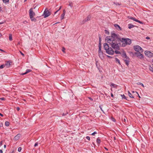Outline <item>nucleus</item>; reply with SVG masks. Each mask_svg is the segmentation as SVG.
<instances>
[{
  "label": "nucleus",
  "instance_id": "4468645a",
  "mask_svg": "<svg viewBox=\"0 0 153 153\" xmlns=\"http://www.w3.org/2000/svg\"><path fill=\"white\" fill-rule=\"evenodd\" d=\"M134 50L136 51V52H138L141 51V52H143V48H134Z\"/></svg>",
  "mask_w": 153,
  "mask_h": 153
},
{
  "label": "nucleus",
  "instance_id": "6ab92c4d",
  "mask_svg": "<svg viewBox=\"0 0 153 153\" xmlns=\"http://www.w3.org/2000/svg\"><path fill=\"white\" fill-rule=\"evenodd\" d=\"M11 62L10 61H8L7 62H6V64L5 65H6L8 67H9L10 66V63Z\"/></svg>",
  "mask_w": 153,
  "mask_h": 153
},
{
  "label": "nucleus",
  "instance_id": "a211bd4d",
  "mask_svg": "<svg viewBox=\"0 0 153 153\" xmlns=\"http://www.w3.org/2000/svg\"><path fill=\"white\" fill-rule=\"evenodd\" d=\"M90 20V17L88 16H87L84 20L83 22L85 23V22Z\"/></svg>",
  "mask_w": 153,
  "mask_h": 153
},
{
  "label": "nucleus",
  "instance_id": "dca6fc26",
  "mask_svg": "<svg viewBox=\"0 0 153 153\" xmlns=\"http://www.w3.org/2000/svg\"><path fill=\"white\" fill-rule=\"evenodd\" d=\"M114 27L117 29L118 30V28L120 30H122V28L120 27V26L117 24H115L114 25Z\"/></svg>",
  "mask_w": 153,
  "mask_h": 153
},
{
  "label": "nucleus",
  "instance_id": "a18cd8bd",
  "mask_svg": "<svg viewBox=\"0 0 153 153\" xmlns=\"http://www.w3.org/2000/svg\"><path fill=\"white\" fill-rule=\"evenodd\" d=\"M66 48H62V51L64 53H65V50Z\"/></svg>",
  "mask_w": 153,
  "mask_h": 153
},
{
  "label": "nucleus",
  "instance_id": "20e7f679",
  "mask_svg": "<svg viewBox=\"0 0 153 153\" xmlns=\"http://www.w3.org/2000/svg\"><path fill=\"white\" fill-rule=\"evenodd\" d=\"M105 52L108 54L113 55L114 53V51L112 48H104Z\"/></svg>",
  "mask_w": 153,
  "mask_h": 153
},
{
  "label": "nucleus",
  "instance_id": "f03ea898",
  "mask_svg": "<svg viewBox=\"0 0 153 153\" xmlns=\"http://www.w3.org/2000/svg\"><path fill=\"white\" fill-rule=\"evenodd\" d=\"M117 44H118L117 47H115L119 48L120 47H125L127 45H130L131 43V40L129 38H122L121 39H117Z\"/></svg>",
  "mask_w": 153,
  "mask_h": 153
},
{
  "label": "nucleus",
  "instance_id": "49530a36",
  "mask_svg": "<svg viewBox=\"0 0 153 153\" xmlns=\"http://www.w3.org/2000/svg\"><path fill=\"white\" fill-rule=\"evenodd\" d=\"M0 100H5V99L4 97H1L0 98Z\"/></svg>",
  "mask_w": 153,
  "mask_h": 153
},
{
  "label": "nucleus",
  "instance_id": "9b49d317",
  "mask_svg": "<svg viewBox=\"0 0 153 153\" xmlns=\"http://www.w3.org/2000/svg\"><path fill=\"white\" fill-rule=\"evenodd\" d=\"M98 36L99 37V43L98 45V47L99 48H101V36L100 34L98 35Z\"/></svg>",
  "mask_w": 153,
  "mask_h": 153
},
{
  "label": "nucleus",
  "instance_id": "79ce46f5",
  "mask_svg": "<svg viewBox=\"0 0 153 153\" xmlns=\"http://www.w3.org/2000/svg\"><path fill=\"white\" fill-rule=\"evenodd\" d=\"M97 134V132L96 131H94V132L93 133H92L91 135H95V134Z\"/></svg>",
  "mask_w": 153,
  "mask_h": 153
},
{
  "label": "nucleus",
  "instance_id": "b1692460",
  "mask_svg": "<svg viewBox=\"0 0 153 153\" xmlns=\"http://www.w3.org/2000/svg\"><path fill=\"white\" fill-rule=\"evenodd\" d=\"M128 28L130 29L131 28H133L135 26L134 25L131 24H128Z\"/></svg>",
  "mask_w": 153,
  "mask_h": 153
},
{
  "label": "nucleus",
  "instance_id": "6e6552de",
  "mask_svg": "<svg viewBox=\"0 0 153 153\" xmlns=\"http://www.w3.org/2000/svg\"><path fill=\"white\" fill-rule=\"evenodd\" d=\"M29 15L30 17H34L35 15V13L33 11V9L31 8L29 10Z\"/></svg>",
  "mask_w": 153,
  "mask_h": 153
},
{
  "label": "nucleus",
  "instance_id": "37998d69",
  "mask_svg": "<svg viewBox=\"0 0 153 153\" xmlns=\"http://www.w3.org/2000/svg\"><path fill=\"white\" fill-rule=\"evenodd\" d=\"M38 144V142H36L34 145V146L35 147H36V146H37Z\"/></svg>",
  "mask_w": 153,
  "mask_h": 153
},
{
  "label": "nucleus",
  "instance_id": "bf43d9fd",
  "mask_svg": "<svg viewBox=\"0 0 153 153\" xmlns=\"http://www.w3.org/2000/svg\"><path fill=\"white\" fill-rule=\"evenodd\" d=\"M16 110L18 111H19L20 110V108L19 107H17L16 108Z\"/></svg>",
  "mask_w": 153,
  "mask_h": 153
},
{
  "label": "nucleus",
  "instance_id": "c03bdc74",
  "mask_svg": "<svg viewBox=\"0 0 153 153\" xmlns=\"http://www.w3.org/2000/svg\"><path fill=\"white\" fill-rule=\"evenodd\" d=\"M68 114V112H67L66 113H63L62 114V116H65L66 114Z\"/></svg>",
  "mask_w": 153,
  "mask_h": 153
},
{
  "label": "nucleus",
  "instance_id": "8fccbe9b",
  "mask_svg": "<svg viewBox=\"0 0 153 153\" xmlns=\"http://www.w3.org/2000/svg\"><path fill=\"white\" fill-rule=\"evenodd\" d=\"M132 20L135 22H137V19H136L135 18L133 17Z\"/></svg>",
  "mask_w": 153,
  "mask_h": 153
},
{
  "label": "nucleus",
  "instance_id": "bb28decb",
  "mask_svg": "<svg viewBox=\"0 0 153 153\" xmlns=\"http://www.w3.org/2000/svg\"><path fill=\"white\" fill-rule=\"evenodd\" d=\"M115 61L117 62L120 65H121L120 60L117 58H115Z\"/></svg>",
  "mask_w": 153,
  "mask_h": 153
},
{
  "label": "nucleus",
  "instance_id": "a878e982",
  "mask_svg": "<svg viewBox=\"0 0 153 153\" xmlns=\"http://www.w3.org/2000/svg\"><path fill=\"white\" fill-rule=\"evenodd\" d=\"M128 95L130 98H134V96L132 95L130 93L129 91H128Z\"/></svg>",
  "mask_w": 153,
  "mask_h": 153
},
{
  "label": "nucleus",
  "instance_id": "864d4df0",
  "mask_svg": "<svg viewBox=\"0 0 153 153\" xmlns=\"http://www.w3.org/2000/svg\"><path fill=\"white\" fill-rule=\"evenodd\" d=\"M69 5L71 7H73V5L72 3L69 4Z\"/></svg>",
  "mask_w": 153,
  "mask_h": 153
},
{
  "label": "nucleus",
  "instance_id": "c756f323",
  "mask_svg": "<svg viewBox=\"0 0 153 153\" xmlns=\"http://www.w3.org/2000/svg\"><path fill=\"white\" fill-rule=\"evenodd\" d=\"M129 53L132 56H134V55H135L134 54V52L133 53L132 52H129Z\"/></svg>",
  "mask_w": 153,
  "mask_h": 153
},
{
  "label": "nucleus",
  "instance_id": "5701e85b",
  "mask_svg": "<svg viewBox=\"0 0 153 153\" xmlns=\"http://www.w3.org/2000/svg\"><path fill=\"white\" fill-rule=\"evenodd\" d=\"M149 69L150 71L153 72V64L149 66Z\"/></svg>",
  "mask_w": 153,
  "mask_h": 153
},
{
  "label": "nucleus",
  "instance_id": "2eb2a0df",
  "mask_svg": "<svg viewBox=\"0 0 153 153\" xmlns=\"http://www.w3.org/2000/svg\"><path fill=\"white\" fill-rule=\"evenodd\" d=\"M31 71V70L30 69H27L26 70V72L25 73L21 74V75H25Z\"/></svg>",
  "mask_w": 153,
  "mask_h": 153
},
{
  "label": "nucleus",
  "instance_id": "f8f14e48",
  "mask_svg": "<svg viewBox=\"0 0 153 153\" xmlns=\"http://www.w3.org/2000/svg\"><path fill=\"white\" fill-rule=\"evenodd\" d=\"M21 136V135L20 134H18L14 137L13 140L15 141L18 140L20 138Z\"/></svg>",
  "mask_w": 153,
  "mask_h": 153
},
{
  "label": "nucleus",
  "instance_id": "de8ad7c7",
  "mask_svg": "<svg viewBox=\"0 0 153 153\" xmlns=\"http://www.w3.org/2000/svg\"><path fill=\"white\" fill-rule=\"evenodd\" d=\"M86 138L88 141H90V137L89 136H87Z\"/></svg>",
  "mask_w": 153,
  "mask_h": 153
},
{
  "label": "nucleus",
  "instance_id": "473e14b6",
  "mask_svg": "<svg viewBox=\"0 0 153 153\" xmlns=\"http://www.w3.org/2000/svg\"><path fill=\"white\" fill-rule=\"evenodd\" d=\"M102 105H100L99 106V107L100 108L101 110L102 111V112L105 113V112H104V111L103 110V109H102Z\"/></svg>",
  "mask_w": 153,
  "mask_h": 153
},
{
  "label": "nucleus",
  "instance_id": "f3484780",
  "mask_svg": "<svg viewBox=\"0 0 153 153\" xmlns=\"http://www.w3.org/2000/svg\"><path fill=\"white\" fill-rule=\"evenodd\" d=\"M65 12L66 11L65 10H63V13L61 16V20H62L64 19Z\"/></svg>",
  "mask_w": 153,
  "mask_h": 153
},
{
  "label": "nucleus",
  "instance_id": "7ed1b4c3",
  "mask_svg": "<svg viewBox=\"0 0 153 153\" xmlns=\"http://www.w3.org/2000/svg\"><path fill=\"white\" fill-rule=\"evenodd\" d=\"M141 51L134 52V56L137 57L138 58L141 59H144V56L141 53Z\"/></svg>",
  "mask_w": 153,
  "mask_h": 153
},
{
  "label": "nucleus",
  "instance_id": "680f3d73",
  "mask_svg": "<svg viewBox=\"0 0 153 153\" xmlns=\"http://www.w3.org/2000/svg\"><path fill=\"white\" fill-rule=\"evenodd\" d=\"M40 17V16H37L36 18V19H37V20L39 19V18Z\"/></svg>",
  "mask_w": 153,
  "mask_h": 153
},
{
  "label": "nucleus",
  "instance_id": "6e6d98bb",
  "mask_svg": "<svg viewBox=\"0 0 153 153\" xmlns=\"http://www.w3.org/2000/svg\"><path fill=\"white\" fill-rule=\"evenodd\" d=\"M88 98L91 101H92L93 100L92 98L91 97H88Z\"/></svg>",
  "mask_w": 153,
  "mask_h": 153
},
{
  "label": "nucleus",
  "instance_id": "f704fd0d",
  "mask_svg": "<svg viewBox=\"0 0 153 153\" xmlns=\"http://www.w3.org/2000/svg\"><path fill=\"white\" fill-rule=\"evenodd\" d=\"M137 85H141L142 86H143V87H144V85H143V84L142 83H141V82H137Z\"/></svg>",
  "mask_w": 153,
  "mask_h": 153
},
{
  "label": "nucleus",
  "instance_id": "aec40b11",
  "mask_svg": "<svg viewBox=\"0 0 153 153\" xmlns=\"http://www.w3.org/2000/svg\"><path fill=\"white\" fill-rule=\"evenodd\" d=\"M120 96L122 97V100L123 99H125L128 101H129L127 99L126 97L125 96V95L123 94H120Z\"/></svg>",
  "mask_w": 153,
  "mask_h": 153
},
{
  "label": "nucleus",
  "instance_id": "1a4fd4ad",
  "mask_svg": "<svg viewBox=\"0 0 153 153\" xmlns=\"http://www.w3.org/2000/svg\"><path fill=\"white\" fill-rule=\"evenodd\" d=\"M125 59H124V61L126 65L128 66L129 65V62H130V59L129 57L125 58Z\"/></svg>",
  "mask_w": 153,
  "mask_h": 153
},
{
  "label": "nucleus",
  "instance_id": "0eeeda50",
  "mask_svg": "<svg viewBox=\"0 0 153 153\" xmlns=\"http://www.w3.org/2000/svg\"><path fill=\"white\" fill-rule=\"evenodd\" d=\"M98 52L100 58L101 59H104V56L103 51H101V48H99Z\"/></svg>",
  "mask_w": 153,
  "mask_h": 153
},
{
  "label": "nucleus",
  "instance_id": "69168bd1",
  "mask_svg": "<svg viewBox=\"0 0 153 153\" xmlns=\"http://www.w3.org/2000/svg\"><path fill=\"white\" fill-rule=\"evenodd\" d=\"M2 126H3V124L2 123H1L0 124V127H2Z\"/></svg>",
  "mask_w": 153,
  "mask_h": 153
},
{
  "label": "nucleus",
  "instance_id": "052dcab7",
  "mask_svg": "<svg viewBox=\"0 0 153 153\" xmlns=\"http://www.w3.org/2000/svg\"><path fill=\"white\" fill-rule=\"evenodd\" d=\"M123 121L126 123V120L125 118H124L123 120Z\"/></svg>",
  "mask_w": 153,
  "mask_h": 153
},
{
  "label": "nucleus",
  "instance_id": "603ef678",
  "mask_svg": "<svg viewBox=\"0 0 153 153\" xmlns=\"http://www.w3.org/2000/svg\"><path fill=\"white\" fill-rule=\"evenodd\" d=\"M106 56L107 57H108L109 58L111 59V58H112V57H111L110 56H108V55H106Z\"/></svg>",
  "mask_w": 153,
  "mask_h": 153
},
{
  "label": "nucleus",
  "instance_id": "4d7b16f0",
  "mask_svg": "<svg viewBox=\"0 0 153 153\" xmlns=\"http://www.w3.org/2000/svg\"><path fill=\"white\" fill-rule=\"evenodd\" d=\"M111 96L112 97L114 98V96L112 93H111Z\"/></svg>",
  "mask_w": 153,
  "mask_h": 153
},
{
  "label": "nucleus",
  "instance_id": "7c9ffc66",
  "mask_svg": "<svg viewBox=\"0 0 153 153\" xmlns=\"http://www.w3.org/2000/svg\"><path fill=\"white\" fill-rule=\"evenodd\" d=\"M9 39L10 41H11L12 39V35L11 34H10L9 36Z\"/></svg>",
  "mask_w": 153,
  "mask_h": 153
},
{
  "label": "nucleus",
  "instance_id": "e433bc0d",
  "mask_svg": "<svg viewBox=\"0 0 153 153\" xmlns=\"http://www.w3.org/2000/svg\"><path fill=\"white\" fill-rule=\"evenodd\" d=\"M9 0H2V1L4 3H6L9 2Z\"/></svg>",
  "mask_w": 153,
  "mask_h": 153
},
{
  "label": "nucleus",
  "instance_id": "774afa93",
  "mask_svg": "<svg viewBox=\"0 0 153 153\" xmlns=\"http://www.w3.org/2000/svg\"><path fill=\"white\" fill-rule=\"evenodd\" d=\"M104 148L106 150H108V149L106 148V147H104Z\"/></svg>",
  "mask_w": 153,
  "mask_h": 153
},
{
  "label": "nucleus",
  "instance_id": "5fc2aeb1",
  "mask_svg": "<svg viewBox=\"0 0 153 153\" xmlns=\"http://www.w3.org/2000/svg\"><path fill=\"white\" fill-rule=\"evenodd\" d=\"M135 93L137 94L138 95V97H139V98H140V96H139L138 93L137 92V91H135Z\"/></svg>",
  "mask_w": 153,
  "mask_h": 153
},
{
  "label": "nucleus",
  "instance_id": "e2e57ef3",
  "mask_svg": "<svg viewBox=\"0 0 153 153\" xmlns=\"http://www.w3.org/2000/svg\"><path fill=\"white\" fill-rule=\"evenodd\" d=\"M0 116H1L2 117H3V114H1L0 113Z\"/></svg>",
  "mask_w": 153,
  "mask_h": 153
},
{
  "label": "nucleus",
  "instance_id": "f257e3e1",
  "mask_svg": "<svg viewBox=\"0 0 153 153\" xmlns=\"http://www.w3.org/2000/svg\"><path fill=\"white\" fill-rule=\"evenodd\" d=\"M111 36H106L105 38V41L107 43L111 44L112 48H116L115 46H117V39H120L118 38V36L115 33L111 32Z\"/></svg>",
  "mask_w": 153,
  "mask_h": 153
},
{
  "label": "nucleus",
  "instance_id": "0e129e2a",
  "mask_svg": "<svg viewBox=\"0 0 153 153\" xmlns=\"http://www.w3.org/2000/svg\"><path fill=\"white\" fill-rule=\"evenodd\" d=\"M0 153H3V151L2 150H0Z\"/></svg>",
  "mask_w": 153,
  "mask_h": 153
},
{
  "label": "nucleus",
  "instance_id": "9d476101",
  "mask_svg": "<svg viewBox=\"0 0 153 153\" xmlns=\"http://www.w3.org/2000/svg\"><path fill=\"white\" fill-rule=\"evenodd\" d=\"M105 43L103 44L104 48H111V44H110L109 43Z\"/></svg>",
  "mask_w": 153,
  "mask_h": 153
},
{
  "label": "nucleus",
  "instance_id": "58836bf2",
  "mask_svg": "<svg viewBox=\"0 0 153 153\" xmlns=\"http://www.w3.org/2000/svg\"><path fill=\"white\" fill-rule=\"evenodd\" d=\"M105 33L106 34H108V35L109 34V32L107 30H105Z\"/></svg>",
  "mask_w": 153,
  "mask_h": 153
},
{
  "label": "nucleus",
  "instance_id": "a19ab883",
  "mask_svg": "<svg viewBox=\"0 0 153 153\" xmlns=\"http://www.w3.org/2000/svg\"><path fill=\"white\" fill-rule=\"evenodd\" d=\"M22 150V148L19 147L18 148V151L19 152H20Z\"/></svg>",
  "mask_w": 153,
  "mask_h": 153
},
{
  "label": "nucleus",
  "instance_id": "3c124183",
  "mask_svg": "<svg viewBox=\"0 0 153 153\" xmlns=\"http://www.w3.org/2000/svg\"><path fill=\"white\" fill-rule=\"evenodd\" d=\"M19 52H20V53H21V55L22 56H25V55H24V54L21 51H19Z\"/></svg>",
  "mask_w": 153,
  "mask_h": 153
},
{
  "label": "nucleus",
  "instance_id": "39448f33",
  "mask_svg": "<svg viewBox=\"0 0 153 153\" xmlns=\"http://www.w3.org/2000/svg\"><path fill=\"white\" fill-rule=\"evenodd\" d=\"M144 53L145 55L149 58H151L153 57V53L150 51H145Z\"/></svg>",
  "mask_w": 153,
  "mask_h": 153
},
{
  "label": "nucleus",
  "instance_id": "c85d7f7f",
  "mask_svg": "<svg viewBox=\"0 0 153 153\" xmlns=\"http://www.w3.org/2000/svg\"><path fill=\"white\" fill-rule=\"evenodd\" d=\"M116 54H121L120 52L116 50L114 51Z\"/></svg>",
  "mask_w": 153,
  "mask_h": 153
},
{
  "label": "nucleus",
  "instance_id": "cd10ccee",
  "mask_svg": "<svg viewBox=\"0 0 153 153\" xmlns=\"http://www.w3.org/2000/svg\"><path fill=\"white\" fill-rule=\"evenodd\" d=\"M5 124L6 126H8L10 125V123L8 121H7L5 122Z\"/></svg>",
  "mask_w": 153,
  "mask_h": 153
},
{
  "label": "nucleus",
  "instance_id": "09e8293b",
  "mask_svg": "<svg viewBox=\"0 0 153 153\" xmlns=\"http://www.w3.org/2000/svg\"><path fill=\"white\" fill-rule=\"evenodd\" d=\"M128 18L129 19H132V20L133 19V17H132V16H128Z\"/></svg>",
  "mask_w": 153,
  "mask_h": 153
},
{
  "label": "nucleus",
  "instance_id": "72a5a7b5",
  "mask_svg": "<svg viewBox=\"0 0 153 153\" xmlns=\"http://www.w3.org/2000/svg\"><path fill=\"white\" fill-rule=\"evenodd\" d=\"M133 48H141L138 45H135L134 46Z\"/></svg>",
  "mask_w": 153,
  "mask_h": 153
},
{
  "label": "nucleus",
  "instance_id": "13d9d810",
  "mask_svg": "<svg viewBox=\"0 0 153 153\" xmlns=\"http://www.w3.org/2000/svg\"><path fill=\"white\" fill-rule=\"evenodd\" d=\"M3 142L2 141L0 142V145L1 146L2 145Z\"/></svg>",
  "mask_w": 153,
  "mask_h": 153
},
{
  "label": "nucleus",
  "instance_id": "423d86ee",
  "mask_svg": "<svg viewBox=\"0 0 153 153\" xmlns=\"http://www.w3.org/2000/svg\"><path fill=\"white\" fill-rule=\"evenodd\" d=\"M50 15V13L49 11L47 10V9L46 8L43 13V15H44V17L45 18H46L49 16Z\"/></svg>",
  "mask_w": 153,
  "mask_h": 153
},
{
  "label": "nucleus",
  "instance_id": "338daca9",
  "mask_svg": "<svg viewBox=\"0 0 153 153\" xmlns=\"http://www.w3.org/2000/svg\"><path fill=\"white\" fill-rule=\"evenodd\" d=\"M62 7L61 6H60L59 8V9L58 10V11H59L61 9Z\"/></svg>",
  "mask_w": 153,
  "mask_h": 153
},
{
  "label": "nucleus",
  "instance_id": "4c0bfd02",
  "mask_svg": "<svg viewBox=\"0 0 153 153\" xmlns=\"http://www.w3.org/2000/svg\"><path fill=\"white\" fill-rule=\"evenodd\" d=\"M114 4H115L116 5H121V4L120 3H119L118 2H114Z\"/></svg>",
  "mask_w": 153,
  "mask_h": 153
},
{
  "label": "nucleus",
  "instance_id": "2f4dec72",
  "mask_svg": "<svg viewBox=\"0 0 153 153\" xmlns=\"http://www.w3.org/2000/svg\"><path fill=\"white\" fill-rule=\"evenodd\" d=\"M5 66V65L2 64L0 66V69H1L3 68Z\"/></svg>",
  "mask_w": 153,
  "mask_h": 153
},
{
  "label": "nucleus",
  "instance_id": "412c9836",
  "mask_svg": "<svg viewBox=\"0 0 153 153\" xmlns=\"http://www.w3.org/2000/svg\"><path fill=\"white\" fill-rule=\"evenodd\" d=\"M111 87H113L115 88H117V85H115L114 84L111 83V84L110 85Z\"/></svg>",
  "mask_w": 153,
  "mask_h": 153
},
{
  "label": "nucleus",
  "instance_id": "ea45409f",
  "mask_svg": "<svg viewBox=\"0 0 153 153\" xmlns=\"http://www.w3.org/2000/svg\"><path fill=\"white\" fill-rule=\"evenodd\" d=\"M136 22H138L140 24H143V22L140 21L138 20H137Z\"/></svg>",
  "mask_w": 153,
  "mask_h": 153
},
{
  "label": "nucleus",
  "instance_id": "ddd939ff",
  "mask_svg": "<svg viewBox=\"0 0 153 153\" xmlns=\"http://www.w3.org/2000/svg\"><path fill=\"white\" fill-rule=\"evenodd\" d=\"M121 56L125 58H127V57H128L126 55V52L124 51H123V53H121Z\"/></svg>",
  "mask_w": 153,
  "mask_h": 153
},
{
  "label": "nucleus",
  "instance_id": "c9c22d12",
  "mask_svg": "<svg viewBox=\"0 0 153 153\" xmlns=\"http://www.w3.org/2000/svg\"><path fill=\"white\" fill-rule=\"evenodd\" d=\"M111 120L114 122H116V120L115 119V118H114L113 117H111Z\"/></svg>",
  "mask_w": 153,
  "mask_h": 153
},
{
  "label": "nucleus",
  "instance_id": "4be33fe9",
  "mask_svg": "<svg viewBox=\"0 0 153 153\" xmlns=\"http://www.w3.org/2000/svg\"><path fill=\"white\" fill-rule=\"evenodd\" d=\"M30 19L32 21L36 22L37 21V19L34 18L33 17H30Z\"/></svg>",
  "mask_w": 153,
  "mask_h": 153
},
{
  "label": "nucleus",
  "instance_id": "393cba45",
  "mask_svg": "<svg viewBox=\"0 0 153 153\" xmlns=\"http://www.w3.org/2000/svg\"><path fill=\"white\" fill-rule=\"evenodd\" d=\"M101 142L100 140V139L98 137L97 138V143L98 146L99 145Z\"/></svg>",
  "mask_w": 153,
  "mask_h": 153
}]
</instances>
